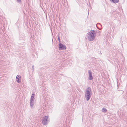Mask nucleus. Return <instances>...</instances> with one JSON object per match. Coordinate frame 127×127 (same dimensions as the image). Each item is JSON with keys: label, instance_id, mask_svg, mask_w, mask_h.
Listing matches in <instances>:
<instances>
[{"label": "nucleus", "instance_id": "obj_1", "mask_svg": "<svg viewBox=\"0 0 127 127\" xmlns=\"http://www.w3.org/2000/svg\"><path fill=\"white\" fill-rule=\"evenodd\" d=\"M88 39L89 41H93L95 38V32L94 30H91L88 33Z\"/></svg>", "mask_w": 127, "mask_h": 127}, {"label": "nucleus", "instance_id": "obj_2", "mask_svg": "<svg viewBox=\"0 0 127 127\" xmlns=\"http://www.w3.org/2000/svg\"><path fill=\"white\" fill-rule=\"evenodd\" d=\"M91 89L90 87H88L86 91L85 98L87 101L89 100L91 97Z\"/></svg>", "mask_w": 127, "mask_h": 127}, {"label": "nucleus", "instance_id": "obj_3", "mask_svg": "<svg viewBox=\"0 0 127 127\" xmlns=\"http://www.w3.org/2000/svg\"><path fill=\"white\" fill-rule=\"evenodd\" d=\"M48 116H45L42 119V123L44 125H46L47 124V123L49 122L48 120Z\"/></svg>", "mask_w": 127, "mask_h": 127}, {"label": "nucleus", "instance_id": "obj_4", "mask_svg": "<svg viewBox=\"0 0 127 127\" xmlns=\"http://www.w3.org/2000/svg\"><path fill=\"white\" fill-rule=\"evenodd\" d=\"M24 39L25 37L24 35L21 36V35H20L19 40V42L21 43L24 42L25 41Z\"/></svg>", "mask_w": 127, "mask_h": 127}, {"label": "nucleus", "instance_id": "obj_5", "mask_svg": "<svg viewBox=\"0 0 127 127\" xmlns=\"http://www.w3.org/2000/svg\"><path fill=\"white\" fill-rule=\"evenodd\" d=\"M59 48L60 50H63L65 49L66 47L65 45H63L62 43H60L59 45Z\"/></svg>", "mask_w": 127, "mask_h": 127}, {"label": "nucleus", "instance_id": "obj_6", "mask_svg": "<svg viewBox=\"0 0 127 127\" xmlns=\"http://www.w3.org/2000/svg\"><path fill=\"white\" fill-rule=\"evenodd\" d=\"M88 72L89 76V79L90 80H92L93 79L92 72L91 70H89Z\"/></svg>", "mask_w": 127, "mask_h": 127}, {"label": "nucleus", "instance_id": "obj_7", "mask_svg": "<svg viewBox=\"0 0 127 127\" xmlns=\"http://www.w3.org/2000/svg\"><path fill=\"white\" fill-rule=\"evenodd\" d=\"M21 76L20 75H17L16 77V80L17 82L18 83H20V81L21 80Z\"/></svg>", "mask_w": 127, "mask_h": 127}, {"label": "nucleus", "instance_id": "obj_8", "mask_svg": "<svg viewBox=\"0 0 127 127\" xmlns=\"http://www.w3.org/2000/svg\"><path fill=\"white\" fill-rule=\"evenodd\" d=\"M34 100H30V105L31 107L32 108H33V105L34 104Z\"/></svg>", "mask_w": 127, "mask_h": 127}, {"label": "nucleus", "instance_id": "obj_9", "mask_svg": "<svg viewBox=\"0 0 127 127\" xmlns=\"http://www.w3.org/2000/svg\"><path fill=\"white\" fill-rule=\"evenodd\" d=\"M110 1L114 3H116L118 2L119 0H109Z\"/></svg>", "mask_w": 127, "mask_h": 127}, {"label": "nucleus", "instance_id": "obj_10", "mask_svg": "<svg viewBox=\"0 0 127 127\" xmlns=\"http://www.w3.org/2000/svg\"><path fill=\"white\" fill-rule=\"evenodd\" d=\"M107 111V109L105 107H103L102 108V111L104 113L106 112Z\"/></svg>", "mask_w": 127, "mask_h": 127}, {"label": "nucleus", "instance_id": "obj_11", "mask_svg": "<svg viewBox=\"0 0 127 127\" xmlns=\"http://www.w3.org/2000/svg\"><path fill=\"white\" fill-rule=\"evenodd\" d=\"M35 94H32L31 96L30 100H34L33 98H34V96Z\"/></svg>", "mask_w": 127, "mask_h": 127}, {"label": "nucleus", "instance_id": "obj_12", "mask_svg": "<svg viewBox=\"0 0 127 127\" xmlns=\"http://www.w3.org/2000/svg\"><path fill=\"white\" fill-rule=\"evenodd\" d=\"M89 0V6H90V3H93V0Z\"/></svg>", "mask_w": 127, "mask_h": 127}, {"label": "nucleus", "instance_id": "obj_13", "mask_svg": "<svg viewBox=\"0 0 127 127\" xmlns=\"http://www.w3.org/2000/svg\"><path fill=\"white\" fill-rule=\"evenodd\" d=\"M17 2L18 3L20 4L21 3V0H17Z\"/></svg>", "mask_w": 127, "mask_h": 127}, {"label": "nucleus", "instance_id": "obj_14", "mask_svg": "<svg viewBox=\"0 0 127 127\" xmlns=\"http://www.w3.org/2000/svg\"><path fill=\"white\" fill-rule=\"evenodd\" d=\"M57 36H58V40H59V41H60V36H59V35H58Z\"/></svg>", "mask_w": 127, "mask_h": 127}, {"label": "nucleus", "instance_id": "obj_15", "mask_svg": "<svg viewBox=\"0 0 127 127\" xmlns=\"http://www.w3.org/2000/svg\"><path fill=\"white\" fill-rule=\"evenodd\" d=\"M32 68L33 70V69H34V66L33 65L32 66Z\"/></svg>", "mask_w": 127, "mask_h": 127}, {"label": "nucleus", "instance_id": "obj_16", "mask_svg": "<svg viewBox=\"0 0 127 127\" xmlns=\"http://www.w3.org/2000/svg\"><path fill=\"white\" fill-rule=\"evenodd\" d=\"M99 24V25H101V24H100V23H98V24Z\"/></svg>", "mask_w": 127, "mask_h": 127}, {"label": "nucleus", "instance_id": "obj_17", "mask_svg": "<svg viewBox=\"0 0 127 127\" xmlns=\"http://www.w3.org/2000/svg\"><path fill=\"white\" fill-rule=\"evenodd\" d=\"M87 4L89 6V5L88 4Z\"/></svg>", "mask_w": 127, "mask_h": 127}]
</instances>
